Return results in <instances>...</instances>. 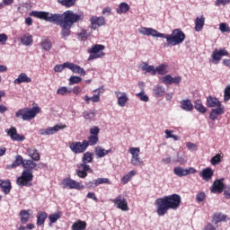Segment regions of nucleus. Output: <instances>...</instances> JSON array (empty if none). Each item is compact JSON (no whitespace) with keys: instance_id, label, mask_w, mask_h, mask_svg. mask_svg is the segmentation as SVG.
<instances>
[{"instance_id":"e433bc0d","label":"nucleus","mask_w":230,"mask_h":230,"mask_svg":"<svg viewBox=\"0 0 230 230\" xmlns=\"http://www.w3.org/2000/svg\"><path fill=\"white\" fill-rule=\"evenodd\" d=\"M40 46L44 51H50L51 48H53V43L51 42L50 40H43L40 43Z\"/></svg>"},{"instance_id":"69168bd1","label":"nucleus","mask_w":230,"mask_h":230,"mask_svg":"<svg viewBox=\"0 0 230 230\" xmlns=\"http://www.w3.org/2000/svg\"><path fill=\"white\" fill-rule=\"evenodd\" d=\"M230 3V0H217L216 1V4L217 6H226V4H229Z\"/></svg>"},{"instance_id":"a878e982","label":"nucleus","mask_w":230,"mask_h":230,"mask_svg":"<svg viewBox=\"0 0 230 230\" xmlns=\"http://www.w3.org/2000/svg\"><path fill=\"white\" fill-rule=\"evenodd\" d=\"M224 182L222 180H216L210 188L211 193H222L224 191Z\"/></svg>"},{"instance_id":"f704fd0d","label":"nucleus","mask_w":230,"mask_h":230,"mask_svg":"<svg viewBox=\"0 0 230 230\" xmlns=\"http://www.w3.org/2000/svg\"><path fill=\"white\" fill-rule=\"evenodd\" d=\"M37 163H34L32 160H25L23 162V167L25 170H29L31 172V170H37Z\"/></svg>"},{"instance_id":"2f4dec72","label":"nucleus","mask_w":230,"mask_h":230,"mask_svg":"<svg viewBox=\"0 0 230 230\" xmlns=\"http://www.w3.org/2000/svg\"><path fill=\"white\" fill-rule=\"evenodd\" d=\"M128 10H130V5L125 2H122L119 4V8L116 9V12L119 15H121L122 13H127Z\"/></svg>"},{"instance_id":"f03ea898","label":"nucleus","mask_w":230,"mask_h":230,"mask_svg":"<svg viewBox=\"0 0 230 230\" xmlns=\"http://www.w3.org/2000/svg\"><path fill=\"white\" fill-rule=\"evenodd\" d=\"M138 33L140 35L147 36V37H156L159 39H166L167 44L171 46H178V44H182L186 39V34L181 29H174L170 35L161 33L157 31V30L142 27L138 29Z\"/></svg>"},{"instance_id":"39448f33","label":"nucleus","mask_w":230,"mask_h":230,"mask_svg":"<svg viewBox=\"0 0 230 230\" xmlns=\"http://www.w3.org/2000/svg\"><path fill=\"white\" fill-rule=\"evenodd\" d=\"M40 112V108L34 107L31 109L24 108L18 110L15 113L16 118H22L23 121H30V119H33Z\"/></svg>"},{"instance_id":"4468645a","label":"nucleus","mask_w":230,"mask_h":230,"mask_svg":"<svg viewBox=\"0 0 230 230\" xmlns=\"http://www.w3.org/2000/svg\"><path fill=\"white\" fill-rule=\"evenodd\" d=\"M5 133L9 137H11L12 141H24V135H19L17 133V128L15 127H11L10 128L5 129Z\"/></svg>"},{"instance_id":"6e6552de","label":"nucleus","mask_w":230,"mask_h":230,"mask_svg":"<svg viewBox=\"0 0 230 230\" xmlns=\"http://www.w3.org/2000/svg\"><path fill=\"white\" fill-rule=\"evenodd\" d=\"M33 181V172L30 170H23L22 175L17 178L16 184L19 186H28Z\"/></svg>"},{"instance_id":"79ce46f5","label":"nucleus","mask_w":230,"mask_h":230,"mask_svg":"<svg viewBox=\"0 0 230 230\" xmlns=\"http://www.w3.org/2000/svg\"><path fill=\"white\" fill-rule=\"evenodd\" d=\"M46 218H48V214L46 212H40L37 216V226H44Z\"/></svg>"},{"instance_id":"58836bf2","label":"nucleus","mask_w":230,"mask_h":230,"mask_svg":"<svg viewBox=\"0 0 230 230\" xmlns=\"http://www.w3.org/2000/svg\"><path fill=\"white\" fill-rule=\"evenodd\" d=\"M71 93H73V89L66 86H61L57 90V94H59L60 96H67V94H71Z\"/></svg>"},{"instance_id":"13d9d810","label":"nucleus","mask_w":230,"mask_h":230,"mask_svg":"<svg viewBox=\"0 0 230 230\" xmlns=\"http://www.w3.org/2000/svg\"><path fill=\"white\" fill-rule=\"evenodd\" d=\"M219 30L222 31V33H227L230 31V28L226 22H222L219 24Z\"/></svg>"},{"instance_id":"4c0bfd02","label":"nucleus","mask_w":230,"mask_h":230,"mask_svg":"<svg viewBox=\"0 0 230 230\" xmlns=\"http://www.w3.org/2000/svg\"><path fill=\"white\" fill-rule=\"evenodd\" d=\"M20 40L23 46H31L33 44V37L31 35H23Z\"/></svg>"},{"instance_id":"72a5a7b5","label":"nucleus","mask_w":230,"mask_h":230,"mask_svg":"<svg viewBox=\"0 0 230 230\" xmlns=\"http://www.w3.org/2000/svg\"><path fill=\"white\" fill-rule=\"evenodd\" d=\"M28 155L31 157L32 161H40V155L35 148L27 149Z\"/></svg>"},{"instance_id":"774afa93","label":"nucleus","mask_w":230,"mask_h":230,"mask_svg":"<svg viewBox=\"0 0 230 230\" xmlns=\"http://www.w3.org/2000/svg\"><path fill=\"white\" fill-rule=\"evenodd\" d=\"M111 13H112V8H111V7H105L102 10V15H106V17H109V15H111Z\"/></svg>"},{"instance_id":"f8f14e48","label":"nucleus","mask_w":230,"mask_h":230,"mask_svg":"<svg viewBox=\"0 0 230 230\" xmlns=\"http://www.w3.org/2000/svg\"><path fill=\"white\" fill-rule=\"evenodd\" d=\"M173 173L177 177H186V175H190V173H197V169L193 167H189L187 169H184V167L177 166L173 169Z\"/></svg>"},{"instance_id":"338daca9","label":"nucleus","mask_w":230,"mask_h":230,"mask_svg":"<svg viewBox=\"0 0 230 230\" xmlns=\"http://www.w3.org/2000/svg\"><path fill=\"white\" fill-rule=\"evenodd\" d=\"M223 190H225L224 195H225L226 199H230V185L225 186Z\"/></svg>"},{"instance_id":"603ef678","label":"nucleus","mask_w":230,"mask_h":230,"mask_svg":"<svg viewBox=\"0 0 230 230\" xmlns=\"http://www.w3.org/2000/svg\"><path fill=\"white\" fill-rule=\"evenodd\" d=\"M137 98H139L140 102H149L150 98L148 97V95L145 94V91H141L138 93H136Z\"/></svg>"},{"instance_id":"7ed1b4c3","label":"nucleus","mask_w":230,"mask_h":230,"mask_svg":"<svg viewBox=\"0 0 230 230\" xmlns=\"http://www.w3.org/2000/svg\"><path fill=\"white\" fill-rule=\"evenodd\" d=\"M181 199L179 194H172L157 199L155 201V205L156 206L158 217H164L169 209H173L174 211L179 209V208H181Z\"/></svg>"},{"instance_id":"473e14b6","label":"nucleus","mask_w":230,"mask_h":230,"mask_svg":"<svg viewBox=\"0 0 230 230\" xmlns=\"http://www.w3.org/2000/svg\"><path fill=\"white\" fill-rule=\"evenodd\" d=\"M30 210L23 209L20 211V218L22 224H28V222H30Z\"/></svg>"},{"instance_id":"423d86ee","label":"nucleus","mask_w":230,"mask_h":230,"mask_svg":"<svg viewBox=\"0 0 230 230\" xmlns=\"http://www.w3.org/2000/svg\"><path fill=\"white\" fill-rule=\"evenodd\" d=\"M90 134L91 136L87 137V140H84V143H86L87 148H89V146H94L98 145V141H100V138L98 137L100 134V128H98L97 126H93L90 128Z\"/></svg>"},{"instance_id":"c03bdc74","label":"nucleus","mask_w":230,"mask_h":230,"mask_svg":"<svg viewBox=\"0 0 230 230\" xmlns=\"http://www.w3.org/2000/svg\"><path fill=\"white\" fill-rule=\"evenodd\" d=\"M194 109H196V111H198V112H200L201 114H205L206 111H208L206 107L202 105V102L200 100H197L194 102Z\"/></svg>"},{"instance_id":"5701e85b","label":"nucleus","mask_w":230,"mask_h":230,"mask_svg":"<svg viewBox=\"0 0 230 230\" xmlns=\"http://www.w3.org/2000/svg\"><path fill=\"white\" fill-rule=\"evenodd\" d=\"M24 158L22 157V155H17L15 157H14V161L13 162V164H9V165H6V169L7 170H13V168H17V166H22L23 167L24 166Z\"/></svg>"},{"instance_id":"2eb2a0df","label":"nucleus","mask_w":230,"mask_h":230,"mask_svg":"<svg viewBox=\"0 0 230 230\" xmlns=\"http://www.w3.org/2000/svg\"><path fill=\"white\" fill-rule=\"evenodd\" d=\"M222 57H229V52L226 49H215L212 53L213 64H218L222 60Z\"/></svg>"},{"instance_id":"cd10ccee","label":"nucleus","mask_w":230,"mask_h":230,"mask_svg":"<svg viewBox=\"0 0 230 230\" xmlns=\"http://www.w3.org/2000/svg\"><path fill=\"white\" fill-rule=\"evenodd\" d=\"M0 188L5 195H8L12 190V183L10 182V180H0Z\"/></svg>"},{"instance_id":"c85d7f7f","label":"nucleus","mask_w":230,"mask_h":230,"mask_svg":"<svg viewBox=\"0 0 230 230\" xmlns=\"http://www.w3.org/2000/svg\"><path fill=\"white\" fill-rule=\"evenodd\" d=\"M31 82V79L26 75L25 73H21L18 75V78H16L13 83L14 84H30Z\"/></svg>"},{"instance_id":"4be33fe9","label":"nucleus","mask_w":230,"mask_h":230,"mask_svg":"<svg viewBox=\"0 0 230 230\" xmlns=\"http://www.w3.org/2000/svg\"><path fill=\"white\" fill-rule=\"evenodd\" d=\"M222 102L217 97L208 96L207 98V107L209 109H217L218 107H222Z\"/></svg>"},{"instance_id":"20e7f679","label":"nucleus","mask_w":230,"mask_h":230,"mask_svg":"<svg viewBox=\"0 0 230 230\" xmlns=\"http://www.w3.org/2000/svg\"><path fill=\"white\" fill-rule=\"evenodd\" d=\"M89 163H93V153L86 152L83 155L82 163L77 164V169L75 170L77 177L85 179L87 177V172H93Z\"/></svg>"},{"instance_id":"de8ad7c7","label":"nucleus","mask_w":230,"mask_h":230,"mask_svg":"<svg viewBox=\"0 0 230 230\" xmlns=\"http://www.w3.org/2000/svg\"><path fill=\"white\" fill-rule=\"evenodd\" d=\"M95 116H96V110H92L90 111L83 112V118H84V119H88V121H91V119H94Z\"/></svg>"},{"instance_id":"a18cd8bd","label":"nucleus","mask_w":230,"mask_h":230,"mask_svg":"<svg viewBox=\"0 0 230 230\" xmlns=\"http://www.w3.org/2000/svg\"><path fill=\"white\" fill-rule=\"evenodd\" d=\"M62 217V212L60 211H57L54 214H50L49 216V220L50 222V224H56V222L58 220H59V218Z\"/></svg>"},{"instance_id":"a19ab883","label":"nucleus","mask_w":230,"mask_h":230,"mask_svg":"<svg viewBox=\"0 0 230 230\" xmlns=\"http://www.w3.org/2000/svg\"><path fill=\"white\" fill-rule=\"evenodd\" d=\"M136 175V171H130L129 172H128L127 174H125L122 178H121V182L122 184H128V182H130L132 177H134Z\"/></svg>"},{"instance_id":"c9c22d12","label":"nucleus","mask_w":230,"mask_h":230,"mask_svg":"<svg viewBox=\"0 0 230 230\" xmlns=\"http://www.w3.org/2000/svg\"><path fill=\"white\" fill-rule=\"evenodd\" d=\"M142 71H146V73H151L153 76H155L156 70L155 67L152 65H148V63H144V65L141 66Z\"/></svg>"},{"instance_id":"49530a36","label":"nucleus","mask_w":230,"mask_h":230,"mask_svg":"<svg viewBox=\"0 0 230 230\" xmlns=\"http://www.w3.org/2000/svg\"><path fill=\"white\" fill-rule=\"evenodd\" d=\"M58 3L61 4V6L71 8V6H75L76 0H58Z\"/></svg>"},{"instance_id":"f257e3e1","label":"nucleus","mask_w":230,"mask_h":230,"mask_svg":"<svg viewBox=\"0 0 230 230\" xmlns=\"http://www.w3.org/2000/svg\"><path fill=\"white\" fill-rule=\"evenodd\" d=\"M30 15L31 17H36V19H40L41 21H46L47 22H52L57 26H60V35L64 40H66L67 37H70L73 24L80 22V21H84L83 13L76 14L75 12L70 10L63 13H51L49 12L44 11H32L31 12Z\"/></svg>"},{"instance_id":"864d4df0","label":"nucleus","mask_w":230,"mask_h":230,"mask_svg":"<svg viewBox=\"0 0 230 230\" xmlns=\"http://www.w3.org/2000/svg\"><path fill=\"white\" fill-rule=\"evenodd\" d=\"M68 80H69V83H68L69 85H75V84H80V82H82V77L78 75H72Z\"/></svg>"},{"instance_id":"aec40b11","label":"nucleus","mask_w":230,"mask_h":230,"mask_svg":"<svg viewBox=\"0 0 230 230\" xmlns=\"http://www.w3.org/2000/svg\"><path fill=\"white\" fill-rule=\"evenodd\" d=\"M114 152L112 148L110 149H104L103 147L97 146L94 148V154L97 157V159H102V157H105V155H109V154H112Z\"/></svg>"},{"instance_id":"7c9ffc66","label":"nucleus","mask_w":230,"mask_h":230,"mask_svg":"<svg viewBox=\"0 0 230 230\" xmlns=\"http://www.w3.org/2000/svg\"><path fill=\"white\" fill-rule=\"evenodd\" d=\"M86 227L87 223L85 221L77 220L72 225L71 230H85Z\"/></svg>"},{"instance_id":"b1692460","label":"nucleus","mask_w":230,"mask_h":230,"mask_svg":"<svg viewBox=\"0 0 230 230\" xmlns=\"http://www.w3.org/2000/svg\"><path fill=\"white\" fill-rule=\"evenodd\" d=\"M166 94V88L161 84H156L153 87V96L155 98H163Z\"/></svg>"},{"instance_id":"0e129e2a","label":"nucleus","mask_w":230,"mask_h":230,"mask_svg":"<svg viewBox=\"0 0 230 230\" xmlns=\"http://www.w3.org/2000/svg\"><path fill=\"white\" fill-rule=\"evenodd\" d=\"M205 199H206V193L199 192L197 194L196 196L197 202H204Z\"/></svg>"},{"instance_id":"dca6fc26","label":"nucleus","mask_w":230,"mask_h":230,"mask_svg":"<svg viewBox=\"0 0 230 230\" xmlns=\"http://www.w3.org/2000/svg\"><path fill=\"white\" fill-rule=\"evenodd\" d=\"M113 204L116 205L118 209H121V211H128V203L125 197L119 195L116 199L112 200Z\"/></svg>"},{"instance_id":"052dcab7","label":"nucleus","mask_w":230,"mask_h":230,"mask_svg":"<svg viewBox=\"0 0 230 230\" xmlns=\"http://www.w3.org/2000/svg\"><path fill=\"white\" fill-rule=\"evenodd\" d=\"M177 163H180V164H186V163H188V156L184 155L179 156V155H177Z\"/></svg>"},{"instance_id":"37998d69","label":"nucleus","mask_w":230,"mask_h":230,"mask_svg":"<svg viewBox=\"0 0 230 230\" xmlns=\"http://www.w3.org/2000/svg\"><path fill=\"white\" fill-rule=\"evenodd\" d=\"M227 218V216L222 214V213H216L214 215V217L212 219L213 224H218L220 222H224Z\"/></svg>"},{"instance_id":"6e6d98bb","label":"nucleus","mask_w":230,"mask_h":230,"mask_svg":"<svg viewBox=\"0 0 230 230\" xmlns=\"http://www.w3.org/2000/svg\"><path fill=\"white\" fill-rule=\"evenodd\" d=\"M67 64H69V62H66L62 65H56L54 66L55 73H62L66 68L67 69Z\"/></svg>"},{"instance_id":"393cba45","label":"nucleus","mask_w":230,"mask_h":230,"mask_svg":"<svg viewBox=\"0 0 230 230\" xmlns=\"http://www.w3.org/2000/svg\"><path fill=\"white\" fill-rule=\"evenodd\" d=\"M214 174L215 172H213V169L209 167L203 169L201 172H199V176H201L203 181H205L206 182H209V181L213 179Z\"/></svg>"},{"instance_id":"c756f323","label":"nucleus","mask_w":230,"mask_h":230,"mask_svg":"<svg viewBox=\"0 0 230 230\" xmlns=\"http://www.w3.org/2000/svg\"><path fill=\"white\" fill-rule=\"evenodd\" d=\"M206 22V18L204 15L197 17L195 20V31H202L204 28V23Z\"/></svg>"},{"instance_id":"ea45409f","label":"nucleus","mask_w":230,"mask_h":230,"mask_svg":"<svg viewBox=\"0 0 230 230\" xmlns=\"http://www.w3.org/2000/svg\"><path fill=\"white\" fill-rule=\"evenodd\" d=\"M93 93H97V94L91 97V102H93V103H98L101 100L100 94H103V89L102 90V88H97L93 90Z\"/></svg>"},{"instance_id":"f3484780","label":"nucleus","mask_w":230,"mask_h":230,"mask_svg":"<svg viewBox=\"0 0 230 230\" xmlns=\"http://www.w3.org/2000/svg\"><path fill=\"white\" fill-rule=\"evenodd\" d=\"M90 28L91 30H98L100 26H104L105 24V17L103 16H92L90 18Z\"/></svg>"},{"instance_id":"9d476101","label":"nucleus","mask_w":230,"mask_h":230,"mask_svg":"<svg viewBox=\"0 0 230 230\" xmlns=\"http://www.w3.org/2000/svg\"><path fill=\"white\" fill-rule=\"evenodd\" d=\"M69 148L74 154H84L87 150V143L84 140L82 142H72L69 145Z\"/></svg>"},{"instance_id":"bb28decb","label":"nucleus","mask_w":230,"mask_h":230,"mask_svg":"<svg viewBox=\"0 0 230 230\" xmlns=\"http://www.w3.org/2000/svg\"><path fill=\"white\" fill-rule=\"evenodd\" d=\"M180 107L182 111H185L186 112H191V111H193V103L190 99L181 101Z\"/></svg>"},{"instance_id":"bf43d9fd","label":"nucleus","mask_w":230,"mask_h":230,"mask_svg":"<svg viewBox=\"0 0 230 230\" xmlns=\"http://www.w3.org/2000/svg\"><path fill=\"white\" fill-rule=\"evenodd\" d=\"M230 100V85H227L224 91V102H229Z\"/></svg>"},{"instance_id":"1a4fd4ad","label":"nucleus","mask_w":230,"mask_h":230,"mask_svg":"<svg viewBox=\"0 0 230 230\" xmlns=\"http://www.w3.org/2000/svg\"><path fill=\"white\" fill-rule=\"evenodd\" d=\"M103 49H105V46L96 44L89 50V53L91 55L88 58V60H94L96 58H102V57H105V52H103Z\"/></svg>"},{"instance_id":"5fc2aeb1","label":"nucleus","mask_w":230,"mask_h":230,"mask_svg":"<svg viewBox=\"0 0 230 230\" xmlns=\"http://www.w3.org/2000/svg\"><path fill=\"white\" fill-rule=\"evenodd\" d=\"M210 163L213 166H217L219 163H222V156L220 154L216 155L214 157L210 159Z\"/></svg>"},{"instance_id":"0eeeda50","label":"nucleus","mask_w":230,"mask_h":230,"mask_svg":"<svg viewBox=\"0 0 230 230\" xmlns=\"http://www.w3.org/2000/svg\"><path fill=\"white\" fill-rule=\"evenodd\" d=\"M129 154H131L130 163L132 166H145V162L139 156L141 150L139 147H130L128 149Z\"/></svg>"},{"instance_id":"e2e57ef3","label":"nucleus","mask_w":230,"mask_h":230,"mask_svg":"<svg viewBox=\"0 0 230 230\" xmlns=\"http://www.w3.org/2000/svg\"><path fill=\"white\" fill-rule=\"evenodd\" d=\"M79 37L82 40H85L88 37H91V33L87 32V31L83 30L80 33H79Z\"/></svg>"},{"instance_id":"6ab92c4d","label":"nucleus","mask_w":230,"mask_h":230,"mask_svg":"<svg viewBox=\"0 0 230 230\" xmlns=\"http://www.w3.org/2000/svg\"><path fill=\"white\" fill-rule=\"evenodd\" d=\"M224 112H226V108H224V106L213 108L209 113V119H212V121H217V119H218V116H222Z\"/></svg>"},{"instance_id":"ddd939ff","label":"nucleus","mask_w":230,"mask_h":230,"mask_svg":"<svg viewBox=\"0 0 230 230\" xmlns=\"http://www.w3.org/2000/svg\"><path fill=\"white\" fill-rule=\"evenodd\" d=\"M66 125L60 126L58 124L55 125L54 127H49L47 128H41L40 129V136H53V134H57L58 130H62L63 128H66Z\"/></svg>"},{"instance_id":"9b49d317","label":"nucleus","mask_w":230,"mask_h":230,"mask_svg":"<svg viewBox=\"0 0 230 230\" xmlns=\"http://www.w3.org/2000/svg\"><path fill=\"white\" fill-rule=\"evenodd\" d=\"M63 188L69 190H84V185L71 178H66L62 181Z\"/></svg>"},{"instance_id":"412c9836","label":"nucleus","mask_w":230,"mask_h":230,"mask_svg":"<svg viewBox=\"0 0 230 230\" xmlns=\"http://www.w3.org/2000/svg\"><path fill=\"white\" fill-rule=\"evenodd\" d=\"M67 69H70L72 73L75 75H80V76H85V69L82 68V66L75 65L74 63L66 64Z\"/></svg>"},{"instance_id":"8fccbe9b","label":"nucleus","mask_w":230,"mask_h":230,"mask_svg":"<svg viewBox=\"0 0 230 230\" xmlns=\"http://www.w3.org/2000/svg\"><path fill=\"white\" fill-rule=\"evenodd\" d=\"M100 184H111L109 178H98L93 180V186H100Z\"/></svg>"},{"instance_id":"4d7b16f0","label":"nucleus","mask_w":230,"mask_h":230,"mask_svg":"<svg viewBox=\"0 0 230 230\" xmlns=\"http://www.w3.org/2000/svg\"><path fill=\"white\" fill-rule=\"evenodd\" d=\"M162 84H165L166 85H172V75H167L161 78Z\"/></svg>"},{"instance_id":"680f3d73","label":"nucleus","mask_w":230,"mask_h":230,"mask_svg":"<svg viewBox=\"0 0 230 230\" xmlns=\"http://www.w3.org/2000/svg\"><path fill=\"white\" fill-rule=\"evenodd\" d=\"M181 81H182V77H181L179 75L173 77L171 75V85H172V84H175L176 85H179V84H181Z\"/></svg>"},{"instance_id":"09e8293b","label":"nucleus","mask_w":230,"mask_h":230,"mask_svg":"<svg viewBox=\"0 0 230 230\" xmlns=\"http://www.w3.org/2000/svg\"><path fill=\"white\" fill-rule=\"evenodd\" d=\"M156 74L166 75L168 73V65L161 64L155 68Z\"/></svg>"},{"instance_id":"a211bd4d","label":"nucleus","mask_w":230,"mask_h":230,"mask_svg":"<svg viewBox=\"0 0 230 230\" xmlns=\"http://www.w3.org/2000/svg\"><path fill=\"white\" fill-rule=\"evenodd\" d=\"M115 96L117 98V103L119 107H125L128 102V95L125 92H115Z\"/></svg>"},{"instance_id":"3c124183","label":"nucleus","mask_w":230,"mask_h":230,"mask_svg":"<svg viewBox=\"0 0 230 230\" xmlns=\"http://www.w3.org/2000/svg\"><path fill=\"white\" fill-rule=\"evenodd\" d=\"M165 139H173V141H179V136L173 134V130L166 129L164 131Z\"/></svg>"}]
</instances>
